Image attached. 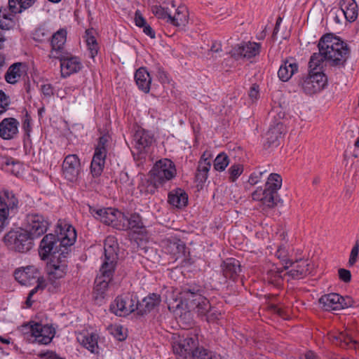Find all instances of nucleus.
I'll list each match as a JSON object with an SVG mask.
<instances>
[{
  "instance_id": "16",
  "label": "nucleus",
  "mask_w": 359,
  "mask_h": 359,
  "mask_svg": "<svg viewBox=\"0 0 359 359\" xmlns=\"http://www.w3.org/2000/svg\"><path fill=\"white\" fill-rule=\"evenodd\" d=\"M351 299L349 297L345 299L337 293H330L322 296L319 299V303L323 309L325 311L339 310L351 306Z\"/></svg>"
},
{
  "instance_id": "25",
  "label": "nucleus",
  "mask_w": 359,
  "mask_h": 359,
  "mask_svg": "<svg viewBox=\"0 0 359 359\" xmlns=\"http://www.w3.org/2000/svg\"><path fill=\"white\" fill-rule=\"evenodd\" d=\"M339 6L347 21L354 22L357 19L358 8L355 0H341Z\"/></svg>"
},
{
  "instance_id": "44",
  "label": "nucleus",
  "mask_w": 359,
  "mask_h": 359,
  "mask_svg": "<svg viewBox=\"0 0 359 359\" xmlns=\"http://www.w3.org/2000/svg\"><path fill=\"white\" fill-rule=\"evenodd\" d=\"M277 257L281 261L282 264L284 265V269L287 270L289 269L288 264L292 266V261L288 259L287 252L284 247L280 246L276 252Z\"/></svg>"
},
{
  "instance_id": "34",
  "label": "nucleus",
  "mask_w": 359,
  "mask_h": 359,
  "mask_svg": "<svg viewBox=\"0 0 359 359\" xmlns=\"http://www.w3.org/2000/svg\"><path fill=\"white\" fill-rule=\"evenodd\" d=\"M285 271L283 269L278 268L276 266H273L271 269L267 271L266 278L269 283L276 286L281 285L283 280V276L282 273Z\"/></svg>"
},
{
  "instance_id": "9",
  "label": "nucleus",
  "mask_w": 359,
  "mask_h": 359,
  "mask_svg": "<svg viewBox=\"0 0 359 359\" xmlns=\"http://www.w3.org/2000/svg\"><path fill=\"white\" fill-rule=\"evenodd\" d=\"M154 141V135L143 128H138L133 135L134 158L142 160L145 158L148 149Z\"/></svg>"
},
{
  "instance_id": "24",
  "label": "nucleus",
  "mask_w": 359,
  "mask_h": 359,
  "mask_svg": "<svg viewBox=\"0 0 359 359\" xmlns=\"http://www.w3.org/2000/svg\"><path fill=\"white\" fill-rule=\"evenodd\" d=\"M161 302V296L156 293L149 294L144 297L142 302H138L137 314L143 316L159 305Z\"/></svg>"
},
{
  "instance_id": "51",
  "label": "nucleus",
  "mask_w": 359,
  "mask_h": 359,
  "mask_svg": "<svg viewBox=\"0 0 359 359\" xmlns=\"http://www.w3.org/2000/svg\"><path fill=\"white\" fill-rule=\"evenodd\" d=\"M267 172L266 170H262L261 169H258L252 172L248 180V182L252 185L257 184L259 182H260L262 175Z\"/></svg>"
},
{
  "instance_id": "28",
  "label": "nucleus",
  "mask_w": 359,
  "mask_h": 359,
  "mask_svg": "<svg viewBox=\"0 0 359 359\" xmlns=\"http://www.w3.org/2000/svg\"><path fill=\"white\" fill-rule=\"evenodd\" d=\"M135 80L140 90L146 93L149 92L151 78L145 68L141 67L135 72Z\"/></svg>"
},
{
  "instance_id": "32",
  "label": "nucleus",
  "mask_w": 359,
  "mask_h": 359,
  "mask_svg": "<svg viewBox=\"0 0 359 359\" xmlns=\"http://www.w3.org/2000/svg\"><path fill=\"white\" fill-rule=\"evenodd\" d=\"M310 265L306 260L300 259V264H296V268H299V270H296L292 268L290 271L285 273L284 276H289L293 279H301L305 277L310 273Z\"/></svg>"
},
{
  "instance_id": "52",
  "label": "nucleus",
  "mask_w": 359,
  "mask_h": 359,
  "mask_svg": "<svg viewBox=\"0 0 359 359\" xmlns=\"http://www.w3.org/2000/svg\"><path fill=\"white\" fill-rule=\"evenodd\" d=\"M67 53L65 54L63 51V49H57L55 47H52V49L50 52L48 57L50 58L58 59L62 62V60H63Z\"/></svg>"
},
{
  "instance_id": "61",
  "label": "nucleus",
  "mask_w": 359,
  "mask_h": 359,
  "mask_svg": "<svg viewBox=\"0 0 359 359\" xmlns=\"http://www.w3.org/2000/svg\"><path fill=\"white\" fill-rule=\"evenodd\" d=\"M44 288H43V286L42 285H36V286L33 288L28 294V296H27V300H26V304L27 305V306H31L32 304V302L31 301V298L32 297V296L36 294L39 290H43Z\"/></svg>"
},
{
  "instance_id": "37",
  "label": "nucleus",
  "mask_w": 359,
  "mask_h": 359,
  "mask_svg": "<svg viewBox=\"0 0 359 359\" xmlns=\"http://www.w3.org/2000/svg\"><path fill=\"white\" fill-rule=\"evenodd\" d=\"M333 343L343 348H353L356 341L346 332H339L337 334L332 336Z\"/></svg>"
},
{
  "instance_id": "29",
  "label": "nucleus",
  "mask_w": 359,
  "mask_h": 359,
  "mask_svg": "<svg viewBox=\"0 0 359 359\" xmlns=\"http://www.w3.org/2000/svg\"><path fill=\"white\" fill-rule=\"evenodd\" d=\"M168 203L177 208L185 207L188 203V195L182 189H176L168 194Z\"/></svg>"
},
{
  "instance_id": "19",
  "label": "nucleus",
  "mask_w": 359,
  "mask_h": 359,
  "mask_svg": "<svg viewBox=\"0 0 359 359\" xmlns=\"http://www.w3.org/2000/svg\"><path fill=\"white\" fill-rule=\"evenodd\" d=\"M5 196L6 201L0 196V231L4 227L8 210L17 208L18 204V200L12 193L5 192Z\"/></svg>"
},
{
  "instance_id": "14",
  "label": "nucleus",
  "mask_w": 359,
  "mask_h": 359,
  "mask_svg": "<svg viewBox=\"0 0 359 359\" xmlns=\"http://www.w3.org/2000/svg\"><path fill=\"white\" fill-rule=\"evenodd\" d=\"M261 44L257 42H242L236 45L230 51L231 56L236 60L251 59L259 54Z\"/></svg>"
},
{
  "instance_id": "58",
  "label": "nucleus",
  "mask_w": 359,
  "mask_h": 359,
  "mask_svg": "<svg viewBox=\"0 0 359 359\" xmlns=\"http://www.w3.org/2000/svg\"><path fill=\"white\" fill-rule=\"evenodd\" d=\"M134 20L136 26L140 27H142L147 24L146 20L139 10L135 11Z\"/></svg>"
},
{
  "instance_id": "12",
  "label": "nucleus",
  "mask_w": 359,
  "mask_h": 359,
  "mask_svg": "<svg viewBox=\"0 0 359 359\" xmlns=\"http://www.w3.org/2000/svg\"><path fill=\"white\" fill-rule=\"evenodd\" d=\"M14 277L21 285H28L36 282L37 285L41 283L43 288L46 287V280L41 276L39 269L33 265L15 269Z\"/></svg>"
},
{
  "instance_id": "39",
  "label": "nucleus",
  "mask_w": 359,
  "mask_h": 359,
  "mask_svg": "<svg viewBox=\"0 0 359 359\" xmlns=\"http://www.w3.org/2000/svg\"><path fill=\"white\" fill-rule=\"evenodd\" d=\"M67 39V31L65 29H60L51 37V47H55L57 49H63Z\"/></svg>"
},
{
  "instance_id": "20",
  "label": "nucleus",
  "mask_w": 359,
  "mask_h": 359,
  "mask_svg": "<svg viewBox=\"0 0 359 359\" xmlns=\"http://www.w3.org/2000/svg\"><path fill=\"white\" fill-rule=\"evenodd\" d=\"M19 122L14 118H6L0 123V137L4 140L13 139L18 133Z\"/></svg>"
},
{
  "instance_id": "63",
  "label": "nucleus",
  "mask_w": 359,
  "mask_h": 359,
  "mask_svg": "<svg viewBox=\"0 0 359 359\" xmlns=\"http://www.w3.org/2000/svg\"><path fill=\"white\" fill-rule=\"evenodd\" d=\"M41 90L42 93L46 96L50 97L53 94V88L49 83L42 85Z\"/></svg>"
},
{
  "instance_id": "40",
  "label": "nucleus",
  "mask_w": 359,
  "mask_h": 359,
  "mask_svg": "<svg viewBox=\"0 0 359 359\" xmlns=\"http://www.w3.org/2000/svg\"><path fill=\"white\" fill-rule=\"evenodd\" d=\"M20 63H14L8 68L5 74V79L8 83L14 84L17 83L20 78Z\"/></svg>"
},
{
  "instance_id": "38",
  "label": "nucleus",
  "mask_w": 359,
  "mask_h": 359,
  "mask_svg": "<svg viewBox=\"0 0 359 359\" xmlns=\"http://www.w3.org/2000/svg\"><path fill=\"white\" fill-rule=\"evenodd\" d=\"M187 19L188 14L187 8L185 6H179L175 15L173 16L171 15L170 24L175 27H180L185 25L187 22Z\"/></svg>"
},
{
  "instance_id": "3",
  "label": "nucleus",
  "mask_w": 359,
  "mask_h": 359,
  "mask_svg": "<svg viewBox=\"0 0 359 359\" xmlns=\"http://www.w3.org/2000/svg\"><path fill=\"white\" fill-rule=\"evenodd\" d=\"M202 292L201 286L187 285L182 288L180 294L187 309L196 313L199 317L204 318L207 322H214L219 319L221 313L211 306Z\"/></svg>"
},
{
  "instance_id": "6",
  "label": "nucleus",
  "mask_w": 359,
  "mask_h": 359,
  "mask_svg": "<svg viewBox=\"0 0 359 359\" xmlns=\"http://www.w3.org/2000/svg\"><path fill=\"white\" fill-rule=\"evenodd\" d=\"M34 239V238L24 229L10 231L4 237V243L8 249L22 253L32 249Z\"/></svg>"
},
{
  "instance_id": "22",
  "label": "nucleus",
  "mask_w": 359,
  "mask_h": 359,
  "mask_svg": "<svg viewBox=\"0 0 359 359\" xmlns=\"http://www.w3.org/2000/svg\"><path fill=\"white\" fill-rule=\"evenodd\" d=\"M11 13L8 7L0 8V29L4 30L14 29L19 27L18 19Z\"/></svg>"
},
{
  "instance_id": "7",
  "label": "nucleus",
  "mask_w": 359,
  "mask_h": 359,
  "mask_svg": "<svg viewBox=\"0 0 359 359\" xmlns=\"http://www.w3.org/2000/svg\"><path fill=\"white\" fill-rule=\"evenodd\" d=\"M110 140L111 137L108 133H104L98 138L90 164V172L94 177L100 176L103 172Z\"/></svg>"
},
{
  "instance_id": "62",
  "label": "nucleus",
  "mask_w": 359,
  "mask_h": 359,
  "mask_svg": "<svg viewBox=\"0 0 359 359\" xmlns=\"http://www.w3.org/2000/svg\"><path fill=\"white\" fill-rule=\"evenodd\" d=\"M249 97L252 100H257L259 97V86L254 84L251 86L249 91Z\"/></svg>"
},
{
  "instance_id": "60",
  "label": "nucleus",
  "mask_w": 359,
  "mask_h": 359,
  "mask_svg": "<svg viewBox=\"0 0 359 359\" xmlns=\"http://www.w3.org/2000/svg\"><path fill=\"white\" fill-rule=\"evenodd\" d=\"M154 69L156 70V76L158 77V79L162 82H165L168 78H167L166 73L163 70L162 67L159 64H157L155 65Z\"/></svg>"
},
{
  "instance_id": "36",
  "label": "nucleus",
  "mask_w": 359,
  "mask_h": 359,
  "mask_svg": "<svg viewBox=\"0 0 359 359\" xmlns=\"http://www.w3.org/2000/svg\"><path fill=\"white\" fill-rule=\"evenodd\" d=\"M34 2L35 0H8V7L11 13H20L31 7Z\"/></svg>"
},
{
  "instance_id": "30",
  "label": "nucleus",
  "mask_w": 359,
  "mask_h": 359,
  "mask_svg": "<svg viewBox=\"0 0 359 359\" xmlns=\"http://www.w3.org/2000/svg\"><path fill=\"white\" fill-rule=\"evenodd\" d=\"M163 186L155 177L152 176L150 172L148 175V178L142 181L139 185V189L141 193L145 194H154L157 189Z\"/></svg>"
},
{
  "instance_id": "31",
  "label": "nucleus",
  "mask_w": 359,
  "mask_h": 359,
  "mask_svg": "<svg viewBox=\"0 0 359 359\" xmlns=\"http://www.w3.org/2000/svg\"><path fill=\"white\" fill-rule=\"evenodd\" d=\"M66 258L51 259L50 261V273L55 278H61L67 273V264Z\"/></svg>"
},
{
  "instance_id": "55",
  "label": "nucleus",
  "mask_w": 359,
  "mask_h": 359,
  "mask_svg": "<svg viewBox=\"0 0 359 359\" xmlns=\"http://www.w3.org/2000/svg\"><path fill=\"white\" fill-rule=\"evenodd\" d=\"M210 161H205L204 160H200L198 162L197 171L202 172L204 175L208 174V171L210 168Z\"/></svg>"
},
{
  "instance_id": "23",
  "label": "nucleus",
  "mask_w": 359,
  "mask_h": 359,
  "mask_svg": "<svg viewBox=\"0 0 359 359\" xmlns=\"http://www.w3.org/2000/svg\"><path fill=\"white\" fill-rule=\"evenodd\" d=\"M222 269L226 278L235 281L241 271L240 262L234 258H228L223 262Z\"/></svg>"
},
{
  "instance_id": "50",
  "label": "nucleus",
  "mask_w": 359,
  "mask_h": 359,
  "mask_svg": "<svg viewBox=\"0 0 359 359\" xmlns=\"http://www.w3.org/2000/svg\"><path fill=\"white\" fill-rule=\"evenodd\" d=\"M170 247H175V250H171L170 253L176 254H184L186 246L180 240L170 241Z\"/></svg>"
},
{
  "instance_id": "45",
  "label": "nucleus",
  "mask_w": 359,
  "mask_h": 359,
  "mask_svg": "<svg viewBox=\"0 0 359 359\" xmlns=\"http://www.w3.org/2000/svg\"><path fill=\"white\" fill-rule=\"evenodd\" d=\"M4 164L7 167V170H10L15 175L19 174L21 166L20 163L14 158L11 157L6 158Z\"/></svg>"
},
{
  "instance_id": "26",
  "label": "nucleus",
  "mask_w": 359,
  "mask_h": 359,
  "mask_svg": "<svg viewBox=\"0 0 359 359\" xmlns=\"http://www.w3.org/2000/svg\"><path fill=\"white\" fill-rule=\"evenodd\" d=\"M284 125L281 122H278L274 126H271L266 134V144L268 147H277L279 145V139L284 133Z\"/></svg>"
},
{
  "instance_id": "48",
  "label": "nucleus",
  "mask_w": 359,
  "mask_h": 359,
  "mask_svg": "<svg viewBox=\"0 0 359 359\" xmlns=\"http://www.w3.org/2000/svg\"><path fill=\"white\" fill-rule=\"evenodd\" d=\"M11 104V100L3 90H0V115L5 113Z\"/></svg>"
},
{
  "instance_id": "8",
  "label": "nucleus",
  "mask_w": 359,
  "mask_h": 359,
  "mask_svg": "<svg viewBox=\"0 0 359 359\" xmlns=\"http://www.w3.org/2000/svg\"><path fill=\"white\" fill-rule=\"evenodd\" d=\"M174 353L181 359H196V356L203 348L199 346L197 334L181 337L179 341L172 345Z\"/></svg>"
},
{
  "instance_id": "47",
  "label": "nucleus",
  "mask_w": 359,
  "mask_h": 359,
  "mask_svg": "<svg viewBox=\"0 0 359 359\" xmlns=\"http://www.w3.org/2000/svg\"><path fill=\"white\" fill-rule=\"evenodd\" d=\"M196 359H224L219 354L215 353L209 350L203 348L201 350Z\"/></svg>"
},
{
  "instance_id": "64",
  "label": "nucleus",
  "mask_w": 359,
  "mask_h": 359,
  "mask_svg": "<svg viewBox=\"0 0 359 359\" xmlns=\"http://www.w3.org/2000/svg\"><path fill=\"white\" fill-rule=\"evenodd\" d=\"M115 337L118 340V341H123L126 339V335L125 333L123 332V328L122 327H117L115 328L114 330V333Z\"/></svg>"
},
{
  "instance_id": "56",
  "label": "nucleus",
  "mask_w": 359,
  "mask_h": 359,
  "mask_svg": "<svg viewBox=\"0 0 359 359\" xmlns=\"http://www.w3.org/2000/svg\"><path fill=\"white\" fill-rule=\"evenodd\" d=\"M339 278L344 283H349L351 280L350 271L345 269H339L338 271Z\"/></svg>"
},
{
  "instance_id": "57",
  "label": "nucleus",
  "mask_w": 359,
  "mask_h": 359,
  "mask_svg": "<svg viewBox=\"0 0 359 359\" xmlns=\"http://www.w3.org/2000/svg\"><path fill=\"white\" fill-rule=\"evenodd\" d=\"M39 356L43 359H65L64 358L60 357L55 352L52 351L41 352L39 354Z\"/></svg>"
},
{
  "instance_id": "33",
  "label": "nucleus",
  "mask_w": 359,
  "mask_h": 359,
  "mask_svg": "<svg viewBox=\"0 0 359 359\" xmlns=\"http://www.w3.org/2000/svg\"><path fill=\"white\" fill-rule=\"evenodd\" d=\"M119 214H121V212L118 210L112 208H107L106 212L102 215L99 220L105 224L110 225L118 229V226L120 221Z\"/></svg>"
},
{
  "instance_id": "21",
  "label": "nucleus",
  "mask_w": 359,
  "mask_h": 359,
  "mask_svg": "<svg viewBox=\"0 0 359 359\" xmlns=\"http://www.w3.org/2000/svg\"><path fill=\"white\" fill-rule=\"evenodd\" d=\"M82 67V64L76 57L69 55L67 53L65 57L62 60L60 64L61 75L66 78L74 73L78 72Z\"/></svg>"
},
{
  "instance_id": "35",
  "label": "nucleus",
  "mask_w": 359,
  "mask_h": 359,
  "mask_svg": "<svg viewBox=\"0 0 359 359\" xmlns=\"http://www.w3.org/2000/svg\"><path fill=\"white\" fill-rule=\"evenodd\" d=\"M98 335L95 333H88L83 336L81 344L91 353H98Z\"/></svg>"
},
{
  "instance_id": "43",
  "label": "nucleus",
  "mask_w": 359,
  "mask_h": 359,
  "mask_svg": "<svg viewBox=\"0 0 359 359\" xmlns=\"http://www.w3.org/2000/svg\"><path fill=\"white\" fill-rule=\"evenodd\" d=\"M229 163V159L224 153H221L215 158L214 161V168L217 171H223Z\"/></svg>"
},
{
  "instance_id": "17",
  "label": "nucleus",
  "mask_w": 359,
  "mask_h": 359,
  "mask_svg": "<svg viewBox=\"0 0 359 359\" xmlns=\"http://www.w3.org/2000/svg\"><path fill=\"white\" fill-rule=\"evenodd\" d=\"M81 163L77 155H67L62 163V171L65 177L70 182H75L79 177Z\"/></svg>"
},
{
  "instance_id": "54",
  "label": "nucleus",
  "mask_w": 359,
  "mask_h": 359,
  "mask_svg": "<svg viewBox=\"0 0 359 359\" xmlns=\"http://www.w3.org/2000/svg\"><path fill=\"white\" fill-rule=\"evenodd\" d=\"M22 128L25 130V135L29 136L31 131V116L28 114L27 111L22 121Z\"/></svg>"
},
{
  "instance_id": "53",
  "label": "nucleus",
  "mask_w": 359,
  "mask_h": 359,
  "mask_svg": "<svg viewBox=\"0 0 359 359\" xmlns=\"http://www.w3.org/2000/svg\"><path fill=\"white\" fill-rule=\"evenodd\" d=\"M359 253V242L357 241L355 245L353 246V248L351 250L349 260H348V264L349 266H353L355 263L356 262V260L358 257Z\"/></svg>"
},
{
  "instance_id": "5",
  "label": "nucleus",
  "mask_w": 359,
  "mask_h": 359,
  "mask_svg": "<svg viewBox=\"0 0 359 359\" xmlns=\"http://www.w3.org/2000/svg\"><path fill=\"white\" fill-rule=\"evenodd\" d=\"M282 185V177L276 173H271L267 179L264 189L258 188L252 194L255 201H260L267 208H272L280 201L278 190Z\"/></svg>"
},
{
  "instance_id": "46",
  "label": "nucleus",
  "mask_w": 359,
  "mask_h": 359,
  "mask_svg": "<svg viewBox=\"0 0 359 359\" xmlns=\"http://www.w3.org/2000/svg\"><path fill=\"white\" fill-rule=\"evenodd\" d=\"M229 180L231 182H235L236 180L242 174L243 171V165L241 164H234L229 169Z\"/></svg>"
},
{
  "instance_id": "13",
  "label": "nucleus",
  "mask_w": 359,
  "mask_h": 359,
  "mask_svg": "<svg viewBox=\"0 0 359 359\" xmlns=\"http://www.w3.org/2000/svg\"><path fill=\"white\" fill-rule=\"evenodd\" d=\"M150 173L163 185L167 181L174 178L177 172L173 162L170 159L164 158L155 163Z\"/></svg>"
},
{
  "instance_id": "1",
  "label": "nucleus",
  "mask_w": 359,
  "mask_h": 359,
  "mask_svg": "<svg viewBox=\"0 0 359 359\" xmlns=\"http://www.w3.org/2000/svg\"><path fill=\"white\" fill-rule=\"evenodd\" d=\"M318 53L311 55L309 62V74L302 76L298 85L304 93L313 95L322 90L327 84V76L323 71V63L326 61L330 67H344L349 56L347 44L332 34H326L319 40Z\"/></svg>"
},
{
  "instance_id": "42",
  "label": "nucleus",
  "mask_w": 359,
  "mask_h": 359,
  "mask_svg": "<svg viewBox=\"0 0 359 359\" xmlns=\"http://www.w3.org/2000/svg\"><path fill=\"white\" fill-rule=\"evenodd\" d=\"M151 11L158 19L163 20L170 23L171 15L165 8L161 6L155 5L151 7Z\"/></svg>"
},
{
  "instance_id": "18",
  "label": "nucleus",
  "mask_w": 359,
  "mask_h": 359,
  "mask_svg": "<svg viewBox=\"0 0 359 359\" xmlns=\"http://www.w3.org/2000/svg\"><path fill=\"white\" fill-rule=\"evenodd\" d=\"M119 223L118 230L127 231L128 229L133 230L137 232L144 228L142 218L139 214L134 213L130 215L129 217L121 212L119 214Z\"/></svg>"
},
{
  "instance_id": "4",
  "label": "nucleus",
  "mask_w": 359,
  "mask_h": 359,
  "mask_svg": "<svg viewBox=\"0 0 359 359\" xmlns=\"http://www.w3.org/2000/svg\"><path fill=\"white\" fill-rule=\"evenodd\" d=\"M104 250V259L100 269V274L95 280L94 287L95 292L100 296L104 294L112 280L117 260V254L112 245L107 246L105 243Z\"/></svg>"
},
{
  "instance_id": "27",
  "label": "nucleus",
  "mask_w": 359,
  "mask_h": 359,
  "mask_svg": "<svg viewBox=\"0 0 359 359\" xmlns=\"http://www.w3.org/2000/svg\"><path fill=\"white\" fill-rule=\"evenodd\" d=\"M298 64L293 60H286L278 69V78L282 81H287L298 71Z\"/></svg>"
},
{
  "instance_id": "10",
  "label": "nucleus",
  "mask_w": 359,
  "mask_h": 359,
  "mask_svg": "<svg viewBox=\"0 0 359 359\" xmlns=\"http://www.w3.org/2000/svg\"><path fill=\"white\" fill-rule=\"evenodd\" d=\"M24 328L34 338V341L39 344H50L55 334V328L52 325L39 323L31 322L25 325Z\"/></svg>"
},
{
  "instance_id": "2",
  "label": "nucleus",
  "mask_w": 359,
  "mask_h": 359,
  "mask_svg": "<svg viewBox=\"0 0 359 359\" xmlns=\"http://www.w3.org/2000/svg\"><path fill=\"white\" fill-rule=\"evenodd\" d=\"M60 235L46 234L41 240L39 254L42 260L67 258L71 252V247L76 241V233L71 225L60 228Z\"/></svg>"
},
{
  "instance_id": "15",
  "label": "nucleus",
  "mask_w": 359,
  "mask_h": 359,
  "mask_svg": "<svg viewBox=\"0 0 359 359\" xmlns=\"http://www.w3.org/2000/svg\"><path fill=\"white\" fill-rule=\"evenodd\" d=\"M48 225V219L41 214L31 213L26 217V230L34 238L45 233Z\"/></svg>"
},
{
  "instance_id": "41",
  "label": "nucleus",
  "mask_w": 359,
  "mask_h": 359,
  "mask_svg": "<svg viewBox=\"0 0 359 359\" xmlns=\"http://www.w3.org/2000/svg\"><path fill=\"white\" fill-rule=\"evenodd\" d=\"M86 43L90 51V57L94 58L97 54L98 44L94 36L91 35V32L86 30Z\"/></svg>"
},
{
  "instance_id": "11",
  "label": "nucleus",
  "mask_w": 359,
  "mask_h": 359,
  "mask_svg": "<svg viewBox=\"0 0 359 359\" xmlns=\"http://www.w3.org/2000/svg\"><path fill=\"white\" fill-rule=\"evenodd\" d=\"M137 297L130 294L117 297L110 306V310L118 316H126L135 311H137Z\"/></svg>"
},
{
  "instance_id": "49",
  "label": "nucleus",
  "mask_w": 359,
  "mask_h": 359,
  "mask_svg": "<svg viewBox=\"0 0 359 359\" xmlns=\"http://www.w3.org/2000/svg\"><path fill=\"white\" fill-rule=\"evenodd\" d=\"M170 247H175V250H171L170 253L176 254H184L186 246L180 240L170 241Z\"/></svg>"
},
{
  "instance_id": "59",
  "label": "nucleus",
  "mask_w": 359,
  "mask_h": 359,
  "mask_svg": "<svg viewBox=\"0 0 359 359\" xmlns=\"http://www.w3.org/2000/svg\"><path fill=\"white\" fill-rule=\"evenodd\" d=\"M107 208H95L92 206H89L90 213L97 219H100V217L104 212H106Z\"/></svg>"
}]
</instances>
